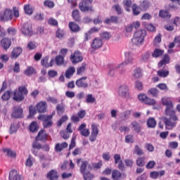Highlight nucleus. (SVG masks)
<instances>
[{
	"label": "nucleus",
	"mask_w": 180,
	"mask_h": 180,
	"mask_svg": "<svg viewBox=\"0 0 180 180\" xmlns=\"http://www.w3.org/2000/svg\"><path fill=\"white\" fill-rule=\"evenodd\" d=\"M161 102L163 105L166 106V108H165V115L169 117H162L163 123L165 124L167 130H172L174 127H176L179 121L176 112L174 109V103L172 101L171 98L167 96L162 97V98H161Z\"/></svg>",
	"instance_id": "nucleus-1"
},
{
	"label": "nucleus",
	"mask_w": 180,
	"mask_h": 180,
	"mask_svg": "<svg viewBox=\"0 0 180 180\" xmlns=\"http://www.w3.org/2000/svg\"><path fill=\"white\" fill-rule=\"evenodd\" d=\"M146 36V32L144 30H141L136 32L134 34L133 38L131 39L132 44L135 46H140L144 41V38Z\"/></svg>",
	"instance_id": "nucleus-2"
},
{
	"label": "nucleus",
	"mask_w": 180,
	"mask_h": 180,
	"mask_svg": "<svg viewBox=\"0 0 180 180\" xmlns=\"http://www.w3.org/2000/svg\"><path fill=\"white\" fill-rule=\"evenodd\" d=\"M92 2L93 0H82V1L79 3V9L83 13L95 12V9L91 5Z\"/></svg>",
	"instance_id": "nucleus-3"
},
{
	"label": "nucleus",
	"mask_w": 180,
	"mask_h": 180,
	"mask_svg": "<svg viewBox=\"0 0 180 180\" xmlns=\"http://www.w3.org/2000/svg\"><path fill=\"white\" fill-rule=\"evenodd\" d=\"M52 119H53V115H40L38 117V120L42 121V126L45 129L52 127L53 125Z\"/></svg>",
	"instance_id": "nucleus-4"
},
{
	"label": "nucleus",
	"mask_w": 180,
	"mask_h": 180,
	"mask_svg": "<svg viewBox=\"0 0 180 180\" xmlns=\"http://www.w3.org/2000/svg\"><path fill=\"white\" fill-rule=\"evenodd\" d=\"M13 18V10L9 8L5 9L4 11L0 12V22H9Z\"/></svg>",
	"instance_id": "nucleus-5"
},
{
	"label": "nucleus",
	"mask_w": 180,
	"mask_h": 180,
	"mask_svg": "<svg viewBox=\"0 0 180 180\" xmlns=\"http://www.w3.org/2000/svg\"><path fill=\"white\" fill-rule=\"evenodd\" d=\"M138 100H139L140 102L144 103L145 105H155L157 104V101L148 98L144 94H140L139 95H138Z\"/></svg>",
	"instance_id": "nucleus-6"
},
{
	"label": "nucleus",
	"mask_w": 180,
	"mask_h": 180,
	"mask_svg": "<svg viewBox=\"0 0 180 180\" xmlns=\"http://www.w3.org/2000/svg\"><path fill=\"white\" fill-rule=\"evenodd\" d=\"M70 61L73 64H77L83 61L84 58L79 51H75L73 54L70 55Z\"/></svg>",
	"instance_id": "nucleus-7"
},
{
	"label": "nucleus",
	"mask_w": 180,
	"mask_h": 180,
	"mask_svg": "<svg viewBox=\"0 0 180 180\" xmlns=\"http://www.w3.org/2000/svg\"><path fill=\"white\" fill-rule=\"evenodd\" d=\"M91 129H92V131H91L89 141L91 142H95L96 141L98 135L99 134V129L98 128V125H96L95 123L91 124Z\"/></svg>",
	"instance_id": "nucleus-8"
},
{
	"label": "nucleus",
	"mask_w": 180,
	"mask_h": 180,
	"mask_svg": "<svg viewBox=\"0 0 180 180\" xmlns=\"http://www.w3.org/2000/svg\"><path fill=\"white\" fill-rule=\"evenodd\" d=\"M11 117L15 119H21L23 117V109L21 106H15L13 108Z\"/></svg>",
	"instance_id": "nucleus-9"
},
{
	"label": "nucleus",
	"mask_w": 180,
	"mask_h": 180,
	"mask_svg": "<svg viewBox=\"0 0 180 180\" xmlns=\"http://www.w3.org/2000/svg\"><path fill=\"white\" fill-rule=\"evenodd\" d=\"M133 63V56L131 52L125 53V61L119 64L115 69H120V68H123V66H126L128 64Z\"/></svg>",
	"instance_id": "nucleus-10"
},
{
	"label": "nucleus",
	"mask_w": 180,
	"mask_h": 180,
	"mask_svg": "<svg viewBox=\"0 0 180 180\" xmlns=\"http://www.w3.org/2000/svg\"><path fill=\"white\" fill-rule=\"evenodd\" d=\"M20 31L25 36L31 37L33 35L32 26L29 23L24 24Z\"/></svg>",
	"instance_id": "nucleus-11"
},
{
	"label": "nucleus",
	"mask_w": 180,
	"mask_h": 180,
	"mask_svg": "<svg viewBox=\"0 0 180 180\" xmlns=\"http://www.w3.org/2000/svg\"><path fill=\"white\" fill-rule=\"evenodd\" d=\"M75 85L77 86V88L87 89L89 87V84L87 82V77H82L80 79L75 81Z\"/></svg>",
	"instance_id": "nucleus-12"
},
{
	"label": "nucleus",
	"mask_w": 180,
	"mask_h": 180,
	"mask_svg": "<svg viewBox=\"0 0 180 180\" xmlns=\"http://www.w3.org/2000/svg\"><path fill=\"white\" fill-rule=\"evenodd\" d=\"M117 94L121 98H127L129 96V87L126 84H123L118 88Z\"/></svg>",
	"instance_id": "nucleus-13"
},
{
	"label": "nucleus",
	"mask_w": 180,
	"mask_h": 180,
	"mask_svg": "<svg viewBox=\"0 0 180 180\" xmlns=\"http://www.w3.org/2000/svg\"><path fill=\"white\" fill-rule=\"evenodd\" d=\"M22 53V48L21 47H15L13 49L12 51L11 52V60H16Z\"/></svg>",
	"instance_id": "nucleus-14"
},
{
	"label": "nucleus",
	"mask_w": 180,
	"mask_h": 180,
	"mask_svg": "<svg viewBox=\"0 0 180 180\" xmlns=\"http://www.w3.org/2000/svg\"><path fill=\"white\" fill-rule=\"evenodd\" d=\"M78 131L80 132V134L83 137H89V136L91 134V131L89 129H86V124L82 123L80 126L78 127Z\"/></svg>",
	"instance_id": "nucleus-15"
},
{
	"label": "nucleus",
	"mask_w": 180,
	"mask_h": 180,
	"mask_svg": "<svg viewBox=\"0 0 180 180\" xmlns=\"http://www.w3.org/2000/svg\"><path fill=\"white\" fill-rule=\"evenodd\" d=\"M48 134L46 132L45 129H41L39 131L37 136L35 138L36 141H41L45 142L46 140H48Z\"/></svg>",
	"instance_id": "nucleus-16"
},
{
	"label": "nucleus",
	"mask_w": 180,
	"mask_h": 180,
	"mask_svg": "<svg viewBox=\"0 0 180 180\" xmlns=\"http://www.w3.org/2000/svg\"><path fill=\"white\" fill-rule=\"evenodd\" d=\"M36 110L39 114L45 113L47 110V105L46 101H40L36 104Z\"/></svg>",
	"instance_id": "nucleus-17"
},
{
	"label": "nucleus",
	"mask_w": 180,
	"mask_h": 180,
	"mask_svg": "<svg viewBox=\"0 0 180 180\" xmlns=\"http://www.w3.org/2000/svg\"><path fill=\"white\" fill-rule=\"evenodd\" d=\"M103 45V40L100 38H94L92 43L91 44V48L93 50L99 49Z\"/></svg>",
	"instance_id": "nucleus-18"
},
{
	"label": "nucleus",
	"mask_w": 180,
	"mask_h": 180,
	"mask_svg": "<svg viewBox=\"0 0 180 180\" xmlns=\"http://www.w3.org/2000/svg\"><path fill=\"white\" fill-rule=\"evenodd\" d=\"M25 96L27 95L18 91V90H15L13 94V100L17 102H22L25 100Z\"/></svg>",
	"instance_id": "nucleus-19"
},
{
	"label": "nucleus",
	"mask_w": 180,
	"mask_h": 180,
	"mask_svg": "<svg viewBox=\"0 0 180 180\" xmlns=\"http://www.w3.org/2000/svg\"><path fill=\"white\" fill-rule=\"evenodd\" d=\"M170 63V57L168 54H165L162 59L160 60L158 63V68H162L163 66H165L167 64Z\"/></svg>",
	"instance_id": "nucleus-20"
},
{
	"label": "nucleus",
	"mask_w": 180,
	"mask_h": 180,
	"mask_svg": "<svg viewBox=\"0 0 180 180\" xmlns=\"http://www.w3.org/2000/svg\"><path fill=\"white\" fill-rule=\"evenodd\" d=\"M139 8L143 11H146L148 8H150V3L148 0H143L139 1Z\"/></svg>",
	"instance_id": "nucleus-21"
},
{
	"label": "nucleus",
	"mask_w": 180,
	"mask_h": 180,
	"mask_svg": "<svg viewBox=\"0 0 180 180\" xmlns=\"http://www.w3.org/2000/svg\"><path fill=\"white\" fill-rule=\"evenodd\" d=\"M46 178L49 180H58V174L56 169H51L46 174Z\"/></svg>",
	"instance_id": "nucleus-22"
},
{
	"label": "nucleus",
	"mask_w": 180,
	"mask_h": 180,
	"mask_svg": "<svg viewBox=\"0 0 180 180\" xmlns=\"http://www.w3.org/2000/svg\"><path fill=\"white\" fill-rule=\"evenodd\" d=\"M11 46V40L8 38H3L1 40V46L4 48V50H8Z\"/></svg>",
	"instance_id": "nucleus-23"
},
{
	"label": "nucleus",
	"mask_w": 180,
	"mask_h": 180,
	"mask_svg": "<svg viewBox=\"0 0 180 180\" xmlns=\"http://www.w3.org/2000/svg\"><path fill=\"white\" fill-rule=\"evenodd\" d=\"M10 180H21V176L18 174L17 170L12 169L8 176Z\"/></svg>",
	"instance_id": "nucleus-24"
},
{
	"label": "nucleus",
	"mask_w": 180,
	"mask_h": 180,
	"mask_svg": "<svg viewBox=\"0 0 180 180\" xmlns=\"http://www.w3.org/2000/svg\"><path fill=\"white\" fill-rule=\"evenodd\" d=\"M87 167H89V170L92 169V167L91 166V165H89L87 160L82 161V165L80 166V172H81V174H84V172H86Z\"/></svg>",
	"instance_id": "nucleus-25"
},
{
	"label": "nucleus",
	"mask_w": 180,
	"mask_h": 180,
	"mask_svg": "<svg viewBox=\"0 0 180 180\" xmlns=\"http://www.w3.org/2000/svg\"><path fill=\"white\" fill-rule=\"evenodd\" d=\"M157 75L161 78H166L169 75V71L165 67L163 69L157 71Z\"/></svg>",
	"instance_id": "nucleus-26"
},
{
	"label": "nucleus",
	"mask_w": 180,
	"mask_h": 180,
	"mask_svg": "<svg viewBox=\"0 0 180 180\" xmlns=\"http://www.w3.org/2000/svg\"><path fill=\"white\" fill-rule=\"evenodd\" d=\"M68 143L66 142H63L62 143L56 144L55 150H56V152L60 153L65 148H68Z\"/></svg>",
	"instance_id": "nucleus-27"
},
{
	"label": "nucleus",
	"mask_w": 180,
	"mask_h": 180,
	"mask_svg": "<svg viewBox=\"0 0 180 180\" xmlns=\"http://www.w3.org/2000/svg\"><path fill=\"white\" fill-rule=\"evenodd\" d=\"M72 16L75 22L79 23L81 22V15L79 11L77 9L73 10Z\"/></svg>",
	"instance_id": "nucleus-28"
},
{
	"label": "nucleus",
	"mask_w": 180,
	"mask_h": 180,
	"mask_svg": "<svg viewBox=\"0 0 180 180\" xmlns=\"http://www.w3.org/2000/svg\"><path fill=\"white\" fill-rule=\"evenodd\" d=\"M132 75L135 79H140L143 76L141 68H136L135 70H134Z\"/></svg>",
	"instance_id": "nucleus-29"
},
{
	"label": "nucleus",
	"mask_w": 180,
	"mask_h": 180,
	"mask_svg": "<svg viewBox=\"0 0 180 180\" xmlns=\"http://www.w3.org/2000/svg\"><path fill=\"white\" fill-rule=\"evenodd\" d=\"M69 27L70 29V31L72 32H78L80 31L79 25H78L76 22H69Z\"/></svg>",
	"instance_id": "nucleus-30"
},
{
	"label": "nucleus",
	"mask_w": 180,
	"mask_h": 180,
	"mask_svg": "<svg viewBox=\"0 0 180 180\" xmlns=\"http://www.w3.org/2000/svg\"><path fill=\"white\" fill-rule=\"evenodd\" d=\"M164 54V51L158 48L155 49L152 53V57L155 58H158L159 57H162Z\"/></svg>",
	"instance_id": "nucleus-31"
},
{
	"label": "nucleus",
	"mask_w": 180,
	"mask_h": 180,
	"mask_svg": "<svg viewBox=\"0 0 180 180\" xmlns=\"http://www.w3.org/2000/svg\"><path fill=\"white\" fill-rule=\"evenodd\" d=\"M146 157H138L136 164L139 167H143L146 165Z\"/></svg>",
	"instance_id": "nucleus-32"
},
{
	"label": "nucleus",
	"mask_w": 180,
	"mask_h": 180,
	"mask_svg": "<svg viewBox=\"0 0 180 180\" xmlns=\"http://www.w3.org/2000/svg\"><path fill=\"white\" fill-rule=\"evenodd\" d=\"M35 74H37L36 69L31 66L27 68L26 70H24V75L27 76H30L32 75H35Z\"/></svg>",
	"instance_id": "nucleus-33"
},
{
	"label": "nucleus",
	"mask_w": 180,
	"mask_h": 180,
	"mask_svg": "<svg viewBox=\"0 0 180 180\" xmlns=\"http://www.w3.org/2000/svg\"><path fill=\"white\" fill-rule=\"evenodd\" d=\"M17 92H19L20 94L27 95L29 94V90L27 89V85L25 84L22 86H18V90H17Z\"/></svg>",
	"instance_id": "nucleus-34"
},
{
	"label": "nucleus",
	"mask_w": 180,
	"mask_h": 180,
	"mask_svg": "<svg viewBox=\"0 0 180 180\" xmlns=\"http://www.w3.org/2000/svg\"><path fill=\"white\" fill-rule=\"evenodd\" d=\"M132 8V13L134 15H139L141 13V9H140V7L136 5V4H133L131 6Z\"/></svg>",
	"instance_id": "nucleus-35"
},
{
	"label": "nucleus",
	"mask_w": 180,
	"mask_h": 180,
	"mask_svg": "<svg viewBox=\"0 0 180 180\" xmlns=\"http://www.w3.org/2000/svg\"><path fill=\"white\" fill-rule=\"evenodd\" d=\"M133 153L134 154H136L138 156H142L144 154L143 149L141 147H139V145L135 146Z\"/></svg>",
	"instance_id": "nucleus-36"
},
{
	"label": "nucleus",
	"mask_w": 180,
	"mask_h": 180,
	"mask_svg": "<svg viewBox=\"0 0 180 180\" xmlns=\"http://www.w3.org/2000/svg\"><path fill=\"white\" fill-rule=\"evenodd\" d=\"M147 126L148 128L154 129L157 126V121L155 118H149L147 121Z\"/></svg>",
	"instance_id": "nucleus-37"
},
{
	"label": "nucleus",
	"mask_w": 180,
	"mask_h": 180,
	"mask_svg": "<svg viewBox=\"0 0 180 180\" xmlns=\"http://www.w3.org/2000/svg\"><path fill=\"white\" fill-rule=\"evenodd\" d=\"M64 58H65V57L61 56L60 55L56 56V58H55L56 65H57L58 66H60L63 64H64V62H65Z\"/></svg>",
	"instance_id": "nucleus-38"
},
{
	"label": "nucleus",
	"mask_w": 180,
	"mask_h": 180,
	"mask_svg": "<svg viewBox=\"0 0 180 180\" xmlns=\"http://www.w3.org/2000/svg\"><path fill=\"white\" fill-rule=\"evenodd\" d=\"M131 124L136 133L141 132V126L138 122L133 121Z\"/></svg>",
	"instance_id": "nucleus-39"
},
{
	"label": "nucleus",
	"mask_w": 180,
	"mask_h": 180,
	"mask_svg": "<svg viewBox=\"0 0 180 180\" xmlns=\"http://www.w3.org/2000/svg\"><path fill=\"white\" fill-rule=\"evenodd\" d=\"M56 110H57V114L58 115L64 114L65 110L64 104H58L57 106H56Z\"/></svg>",
	"instance_id": "nucleus-40"
},
{
	"label": "nucleus",
	"mask_w": 180,
	"mask_h": 180,
	"mask_svg": "<svg viewBox=\"0 0 180 180\" xmlns=\"http://www.w3.org/2000/svg\"><path fill=\"white\" fill-rule=\"evenodd\" d=\"M122 174L118 169H113L112 172V179H119L122 178Z\"/></svg>",
	"instance_id": "nucleus-41"
},
{
	"label": "nucleus",
	"mask_w": 180,
	"mask_h": 180,
	"mask_svg": "<svg viewBox=\"0 0 180 180\" xmlns=\"http://www.w3.org/2000/svg\"><path fill=\"white\" fill-rule=\"evenodd\" d=\"M81 174L83 175L84 180H92L94 178H95V176H94V174L89 172H84Z\"/></svg>",
	"instance_id": "nucleus-42"
},
{
	"label": "nucleus",
	"mask_w": 180,
	"mask_h": 180,
	"mask_svg": "<svg viewBox=\"0 0 180 180\" xmlns=\"http://www.w3.org/2000/svg\"><path fill=\"white\" fill-rule=\"evenodd\" d=\"M159 15L160 18H171V15H170L169 12L167 11V10H160L159 12Z\"/></svg>",
	"instance_id": "nucleus-43"
},
{
	"label": "nucleus",
	"mask_w": 180,
	"mask_h": 180,
	"mask_svg": "<svg viewBox=\"0 0 180 180\" xmlns=\"http://www.w3.org/2000/svg\"><path fill=\"white\" fill-rule=\"evenodd\" d=\"M39 125L38 123L36 121L32 122V123L30 125V130L31 132L34 133L38 130Z\"/></svg>",
	"instance_id": "nucleus-44"
},
{
	"label": "nucleus",
	"mask_w": 180,
	"mask_h": 180,
	"mask_svg": "<svg viewBox=\"0 0 180 180\" xmlns=\"http://www.w3.org/2000/svg\"><path fill=\"white\" fill-rule=\"evenodd\" d=\"M24 12H25L27 15H30L33 14L34 10L30 4H26L25 6H24Z\"/></svg>",
	"instance_id": "nucleus-45"
},
{
	"label": "nucleus",
	"mask_w": 180,
	"mask_h": 180,
	"mask_svg": "<svg viewBox=\"0 0 180 180\" xmlns=\"http://www.w3.org/2000/svg\"><path fill=\"white\" fill-rule=\"evenodd\" d=\"M122 4L124 6L126 11H127V12H130V8L132 5L131 0H124L122 1Z\"/></svg>",
	"instance_id": "nucleus-46"
},
{
	"label": "nucleus",
	"mask_w": 180,
	"mask_h": 180,
	"mask_svg": "<svg viewBox=\"0 0 180 180\" xmlns=\"http://www.w3.org/2000/svg\"><path fill=\"white\" fill-rule=\"evenodd\" d=\"M74 72H75V68H69L65 72V77L70 79L71 76L73 75Z\"/></svg>",
	"instance_id": "nucleus-47"
},
{
	"label": "nucleus",
	"mask_w": 180,
	"mask_h": 180,
	"mask_svg": "<svg viewBox=\"0 0 180 180\" xmlns=\"http://www.w3.org/2000/svg\"><path fill=\"white\" fill-rule=\"evenodd\" d=\"M30 110V115H28L29 117H33L34 115H37V112H38L36 107L34 105H30L29 108Z\"/></svg>",
	"instance_id": "nucleus-48"
},
{
	"label": "nucleus",
	"mask_w": 180,
	"mask_h": 180,
	"mask_svg": "<svg viewBox=\"0 0 180 180\" xmlns=\"http://www.w3.org/2000/svg\"><path fill=\"white\" fill-rule=\"evenodd\" d=\"M68 120V115H63L60 120H59L57 122V126L58 127H61L62 124H64L66 121Z\"/></svg>",
	"instance_id": "nucleus-49"
},
{
	"label": "nucleus",
	"mask_w": 180,
	"mask_h": 180,
	"mask_svg": "<svg viewBox=\"0 0 180 180\" xmlns=\"http://www.w3.org/2000/svg\"><path fill=\"white\" fill-rule=\"evenodd\" d=\"M113 159H114V163L115 165H118V163L123 162L122 160V157L118 153L114 154Z\"/></svg>",
	"instance_id": "nucleus-50"
},
{
	"label": "nucleus",
	"mask_w": 180,
	"mask_h": 180,
	"mask_svg": "<svg viewBox=\"0 0 180 180\" xmlns=\"http://www.w3.org/2000/svg\"><path fill=\"white\" fill-rule=\"evenodd\" d=\"M48 25L53 27H58V22L56 19H54L53 18H50L49 19H48Z\"/></svg>",
	"instance_id": "nucleus-51"
},
{
	"label": "nucleus",
	"mask_w": 180,
	"mask_h": 180,
	"mask_svg": "<svg viewBox=\"0 0 180 180\" xmlns=\"http://www.w3.org/2000/svg\"><path fill=\"white\" fill-rule=\"evenodd\" d=\"M96 101L95 97L92 96V94H87L86 96V103H94Z\"/></svg>",
	"instance_id": "nucleus-52"
},
{
	"label": "nucleus",
	"mask_w": 180,
	"mask_h": 180,
	"mask_svg": "<svg viewBox=\"0 0 180 180\" xmlns=\"http://www.w3.org/2000/svg\"><path fill=\"white\" fill-rule=\"evenodd\" d=\"M86 69V63H82L80 68H77V75H80L82 73L84 72Z\"/></svg>",
	"instance_id": "nucleus-53"
},
{
	"label": "nucleus",
	"mask_w": 180,
	"mask_h": 180,
	"mask_svg": "<svg viewBox=\"0 0 180 180\" xmlns=\"http://www.w3.org/2000/svg\"><path fill=\"white\" fill-rule=\"evenodd\" d=\"M1 98L3 101H9L11 98V91H5V93L1 96Z\"/></svg>",
	"instance_id": "nucleus-54"
},
{
	"label": "nucleus",
	"mask_w": 180,
	"mask_h": 180,
	"mask_svg": "<svg viewBox=\"0 0 180 180\" xmlns=\"http://www.w3.org/2000/svg\"><path fill=\"white\" fill-rule=\"evenodd\" d=\"M148 94L149 95H152L153 97H158V90L155 88H151L148 90Z\"/></svg>",
	"instance_id": "nucleus-55"
},
{
	"label": "nucleus",
	"mask_w": 180,
	"mask_h": 180,
	"mask_svg": "<svg viewBox=\"0 0 180 180\" xmlns=\"http://www.w3.org/2000/svg\"><path fill=\"white\" fill-rule=\"evenodd\" d=\"M44 6H45L48 8H53L55 4L53 1L51 0H45V1H44Z\"/></svg>",
	"instance_id": "nucleus-56"
},
{
	"label": "nucleus",
	"mask_w": 180,
	"mask_h": 180,
	"mask_svg": "<svg viewBox=\"0 0 180 180\" xmlns=\"http://www.w3.org/2000/svg\"><path fill=\"white\" fill-rule=\"evenodd\" d=\"M56 37H57L58 39H62L65 37V32L64 30H63L60 28H58L57 32H56Z\"/></svg>",
	"instance_id": "nucleus-57"
},
{
	"label": "nucleus",
	"mask_w": 180,
	"mask_h": 180,
	"mask_svg": "<svg viewBox=\"0 0 180 180\" xmlns=\"http://www.w3.org/2000/svg\"><path fill=\"white\" fill-rule=\"evenodd\" d=\"M103 167V161L100 160L98 163H92V168L94 170L100 169Z\"/></svg>",
	"instance_id": "nucleus-58"
},
{
	"label": "nucleus",
	"mask_w": 180,
	"mask_h": 180,
	"mask_svg": "<svg viewBox=\"0 0 180 180\" xmlns=\"http://www.w3.org/2000/svg\"><path fill=\"white\" fill-rule=\"evenodd\" d=\"M28 50H34L37 47V44L35 41H30L27 46Z\"/></svg>",
	"instance_id": "nucleus-59"
},
{
	"label": "nucleus",
	"mask_w": 180,
	"mask_h": 180,
	"mask_svg": "<svg viewBox=\"0 0 180 180\" xmlns=\"http://www.w3.org/2000/svg\"><path fill=\"white\" fill-rule=\"evenodd\" d=\"M4 153H7V155L11 158H15L16 156V153L13 150H11V149H4Z\"/></svg>",
	"instance_id": "nucleus-60"
},
{
	"label": "nucleus",
	"mask_w": 180,
	"mask_h": 180,
	"mask_svg": "<svg viewBox=\"0 0 180 180\" xmlns=\"http://www.w3.org/2000/svg\"><path fill=\"white\" fill-rule=\"evenodd\" d=\"M100 36L101 39L104 40H108L111 37L110 33L108 32H103Z\"/></svg>",
	"instance_id": "nucleus-61"
},
{
	"label": "nucleus",
	"mask_w": 180,
	"mask_h": 180,
	"mask_svg": "<svg viewBox=\"0 0 180 180\" xmlns=\"http://www.w3.org/2000/svg\"><path fill=\"white\" fill-rule=\"evenodd\" d=\"M32 148L34 150H41L42 148V146L40 143H38V141H34L32 144Z\"/></svg>",
	"instance_id": "nucleus-62"
},
{
	"label": "nucleus",
	"mask_w": 180,
	"mask_h": 180,
	"mask_svg": "<svg viewBox=\"0 0 180 180\" xmlns=\"http://www.w3.org/2000/svg\"><path fill=\"white\" fill-rule=\"evenodd\" d=\"M112 8L115 10L117 15H122V7H120V6L118 4L112 6Z\"/></svg>",
	"instance_id": "nucleus-63"
},
{
	"label": "nucleus",
	"mask_w": 180,
	"mask_h": 180,
	"mask_svg": "<svg viewBox=\"0 0 180 180\" xmlns=\"http://www.w3.org/2000/svg\"><path fill=\"white\" fill-rule=\"evenodd\" d=\"M135 87L138 91H142L143 89V84L141 82L137 80L135 82Z\"/></svg>",
	"instance_id": "nucleus-64"
}]
</instances>
